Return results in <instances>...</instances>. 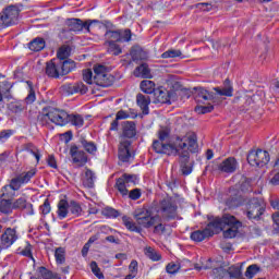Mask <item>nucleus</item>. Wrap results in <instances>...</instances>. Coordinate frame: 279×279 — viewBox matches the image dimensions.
Segmentation results:
<instances>
[{"label":"nucleus","instance_id":"obj_10","mask_svg":"<svg viewBox=\"0 0 279 279\" xmlns=\"http://www.w3.org/2000/svg\"><path fill=\"white\" fill-rule=\"evenodd\" d=\"M93 23H97L96 20L94 21H85L83 22L80 19H69L65 21V27L68 29V32H83L84 29L89 33L90 32V25H93Z\"/></svg>","mask_w":279,"mask_h":279},{"label":"nucleus","instance_id":"obj_54","mask_svg":"<svg viewBox=\"0 0 279 279\" xmlns=\"http://www.w3.org/2000/svg\"><path fill=\"white\" fill-rule=\"evenodd\" d=\"M60 90L65 95H75V84H65L61 86Z\"/></svg>","mask_w":279,"mask_h":279},{"label":"nucleus","instance_id":"obj_62","mask_svg":"<svg viewBox=\"0 0 279 279\" xmlns=\"http://www.w3.org/2000/svg\"><path fill=\"white\" fill-rule=\"evenodd\" d=\"M12 134H14V131L12 130H4L2 132H0V141H8V138H10V136H12Z\"/></svg>","mask_w":279,"mask_h":279},{"label":"nucleus","instance_id":"obj_57","mask_svg":"<svg viewBox=\"0 0 279 279\" xmlns=\"http://www.w3.org/2000/svg\"><path fill=\"white\" fill-rule=\"evenodd\" d=\"M27 84L29 87H32V82L27 81ZM25 101L26 104H34L36 101V93L33 88L29 89V94L27 95Z\"/></svg>","mask_w":279,"mask_h":279},{"label":"nucleus","instance_id":"obj_60","mask_svg":"<svg viewBox=\"0 0 279 279\" xmlns=\"http://www.w3.org/2000/svg\"><path fill=\"white\" fill-rule=\"evenodd\" d=\"M76 93H81V95H86L88 93V87L84 85V83L74 84Z\"/></svg>","mask_w":279,"mask_h":279},{"label":"nucleus","instance_id":"obj_22","mask_svg":"<svg viewBox=\"0 0 279 279\" xmlns=\"http://www.w3.org/2000/svg\"><path fill=\"white\" fill-rule=\"evenodd\" d=\"M13 210H26L27 215H34V208L31 203H27V198L22 196L13 203Z\"/></svg>","mask_w":279,"mask_h":279},{"label":"nucleus","instance_id":"obj_43","mask_svg":"<svg viewBox=\"0 0 279 279\" xmlns=\"http://www.w3.org/2000/svg\"><path fill=\"white\" fill-rule=\"evenodd\" d=\"M9 110L15 114L25 110V104L21 101H14L9 105Z\"/></svg>","mask_w":279,"mask_h":279},{"label":"nucleus","instance_id":"obj_17","mask_svg":"<svg viewBox=\"0 0 279 279\" xmlns=\"http://www.w3.org/2000/svg\"><path fill=\"white\" fill-rule=\"evenodd\" d=\"M263 213H265V208L258 203V199L254 198L251 201L247 210L248 219H259Z\"/></svg>","mask_w":279,"mask_h":279},{"label":"nucleus","instance_id":"obj_59","mask_svg":"<svg viewBox=\"0 0 279 279\" xmlns=\"http://www.w3.org/2000/svg\"><path fill=\"white\" fill-rule=\"evenodd\" d=\"M227 271L230 278H239V276H241V269H239V267H230Z\"/></svg>","mask_w":279,"mask_h":279},{"label":"nucleus","instance_id":"obj_37","mask_svg":"<svg viewBox=\"0 0 279 279\" xmlns=\"http://www.w3.org/2000/svg\"><path fill=\"white\" fill-rule=\"evenodd\" d=\"M105 38L107 43H120L121 40V33L119 31H107L105 34Z\"/></svg>","mask_w":279,"mask_h":279},{"label":"nucleus","instance_id":"obj_18","mask_svg":"<svg viewBox=\"0 0 279 279\" xmlns=\"http://www.w3.org/2000/svg\"><path fill=\"white\" fill-rule=\"evenodd\" d=\"M130 182H134V175L132 174H123L117 180L116 186L121 195H128V185L130 184Z\"/></svg>","mask_w":279,"mask_h":279},{"label":"nucleus","instance_id":"obj_45","mask_svg":"<svg viewBox=\"0 0 279 279\" xmlns=\"http://www.w3.org/2000/svg\"><path fill=\"white\" fill-rule=\"evenodd\" d=\"M64 254H65V251L63 247L56 248L54 258L58 265H62L64 263L65 260Z\"/></svg>","mask_w":279,"mask_h":279},{"label":"nucleus","instance_id":"obj_38","mask_svg":"<svg viewBox=\"0 0 279 279\" xmlns=\"http://www.w3.org/2000/svg\"><path fill=\"white\" fill-rule=\"evenodd\" d=\"M81 145L87 154H95L97 151V145L94 142H88L86 138H81Z\"/></svg>","mask_w":279,"mask_h":279},{"label":"nucleus","instance_id":"obj_2","mask_svg":"<svg viewBox=\"0 0 279 279\" xmlns=\"http://www.w3.org/2000/svg\"><path fill=\"white\" fill-rule=\"evenodd\" d=\"M133 217L136 222L132 221V218L128 216L122 217V223L130 232H137L141 234L143 228H151L160 221V217L151 216V211L147 208H138L133 213ZM137 223V225H136Z\"/></svg>","mask_w":279,"mask_h":279},{"label":"nucleus","instance_id":"obj_15","mask_svg":"<svg viewBox=\"0 0 279 279\" xmlns=\"http://www.w3.org/2000/svg\"><path fill=\"white\" fill-rule=\"evenodd\" d=\"M238 167L239 162H236V159L233 157H229L218 165V171H220L221 173H234Z\"/></svg>","mask_w":279,"mask_h":279},{"label":"nucleus","instance_id":"obj_21","mask_svg":"<svg viewBox=\"0 0 279 279\" xmlns=\"http://www.w3.org/2000/svg\"><path fill=\"white\" fill-rule=\"evenodd\" d=\"M223 226H226V222H223L222 216V218H214L210 220L205 230H208L209 235L213 236L214 234L221 232V230H223Z\"/></svg>","mask_w":279,"mask_h":279},{"label":"nucleus","instance_id":"obj_52","mask_svg":"<svg viewBox=\"0 0 279 279\" xmlns=\"http://www.w3.org/2000/svg\"><path fill=\"white\" fill-rule=\"evenodd\" d=\"M259 270H260V268H258V265L253 264L247 267V269L245 271V276H246V278H253L254 276H256L257 271H259Z\"/></svg>","mask_w":279,"mask_h":279},{"label":"nucleus","instance_id":"obj_4","mask_svg":"<svg viewBox=\"0 0 279 279\" xmlns=\"http://www.w3.org/2000/svg\"><path fill=\"white\" fill-rule=\"evenodd\" d=\"M68 119L69 113L56 107L44 108L37 117V121L41 125H49V121L50 123H54V125H66Z\"/></svg>","mask_w":279,"mask_h":279},{"label":"nucleus","instance_id":"obj_1","mask_svg":"<svg viewBox=\"0 0 279 279\" xmlns=\"http://www.w3.org/2000/svg\"><path fill=\"white\" fill-rule=\"evenodd\" d=\"M169 134L170 132L168 129L159 130L158 140L153 142V149L156 154H166L167 156L179 154L180 156H183V158H189V150L192 154H197V151H199L197 134L189 132L182 137L174 136L170 141Z\"/></svg>","mask_w":279,"mask_h":279},{"label":"nucleus","instance_id":"obj_8","mask_svg":"<svg viewBox=\"0 0 279 279\" xmlns=\"http://www.w3.org/2000/svg\"><path fill=\"white\" fill-rule=\"evenodd\" d=\"M247 162L251 167H265L269 162V153L267 150H251L247 155Z\"/></svg>","mask_w":279,"mask_h":279},{"label":"nucleus","instance_id":"obj_42","mask_svg":"<svg viewBox=\"0 0 279 279\" xmlns=\"http://www.w3.org/2000/svg\"><path fill=\"white\" fill-rule=\"evenodd\" d=\"M144 254L145 256H147V258H149L150 260H160L161 256L159 255V253H157L154 247L151 246H146L144 248Z\"/></svg>","mask_w":279,"mask_h":279},{"label":"nucleus","instance_id":"obj_35","mask_svg":"<svg viewBox=\"0 0 279 279\" xmlns=\"http://www.w3.org/2000/svg\"><path fill=\"white\" fill-rule=\"evenodd\" d=\"M58 215L60 219L66 218L69 215V202L65 199H61L58 204Z\"/></svg>","mask_w":279,"mask_h":279},{"label":"nucleus","instance_id":"obj_5","mask_svg":"<svg viewBox=\"0 0 279 279\" xmlns=\"http://www.w3.org/2000/svg\"><path fill=\"white\" fill-rule=\"evenodd\" d=\"M94 84L96 86H101L102 88H107L108 86H112L114 84V76L109 74L108 68L104 64L94 65Z\"/></svg>","mask_w":279,"mask_h":279},{"label":"nucleus","instance_id":"obj_3","mask_svg":"<svg viewBox=\"0 0 279 279\" xmlns=\"http://www.w3.org/2000/svg\"><path fill=\"white\" fill-rule=\"evenodd\" d=\"M215 93L208 92L204 87H198L195 94L196 104H206L207 101H217L219 97H232L233 88L230 80H226L223 85L214 88Z\"/></svg>","mask_w":279,"mask_h":279},{"label":"nucleus","instance_id":"obj_53","mask_svg":"<svg viewBox=\"0 0 279 279\" xmlns=\"http://www.w3.org/2000/svg\"><path fill=\"white\" fill-rule=\"evenodd\" d=\"M95 75H93V71L84 70L83 71V80L86 84H95Z\"/></svg>","mask_w":279,"mask_h":279},{"label":"nucleus","instance_id":"obj_30","mask_svg":"<svg viewBox=\"0 0 279 279\" xmlns=\"http://www.w3.org/2000/svg\"><path fill=\"white\" fill-rule=\"evenodd\" d=\"M208 236H211V235H210V231L207 229L197 230L192 232L191 234L192 241H196V243H202V241H204L205 239H208Z\"/></svg>","mask_w":279,"mask_h":279},{"label":"nucleus","instance_id":"obj_49","mask_svg":"<svg viewBox=\"0 0 279 279\" xmlns=\"http://www.w3.org/2000/svg\"><path fill=\"white\" fill-rule=\"evenodd\" d=\"M102 215L105 217H111L113 219H117V217H119V210H117L112 207H106L102 209Z\"/></svg>","mask_w":279,"mask_h":279},{"label":"nucleus","instance_id":"obj_20","mask_svg":"<svg viewBox=\"0 0 279 279\" xmlns=\"http://www.w3.org/2000/svg\"><path fill=\"white\" fill-rule=\"evenodd\" d=\"M130 145H132V142L128 140L120 142L118 156L122 162H128L130 158H132V154H130Z\"/></svg>","mask_w":279,"mask_h":279},{"label":"nucleus","instance_id":"obj_31","mask_svg":"<svg viewBox=\"0 0 279 279\" xmlns=\"http://www.w3.org/2000/svg\"><path fill=\"white\" fill-rule=\"evenodd\" d=\"M61 75H69L73 69H75V61L71 59H66L64 61H61Z\"/></svg>","mask_w":279,"mask_h":279},{"label":"nucleus","instance_id":"obj_39","mask_svg":"<svg viewBox=\"0 0 279 279\" xmlns=\"http://www.w3.org/2000/svg\"><path fill=\"white\" fill-rule=\"evenodd\" d=\"M69 56H71V47L62 46L57 52V60H60V62H62V60H66Z\"/></svg>","mask_w":279,"mask_h":279},{"label":"nucleus","instance_id":"obj_56","mask_svg":"<svg viewBox=\"0 0 279 279\" xmlns=\"http://www.w3.org/2000/svg\"><path fill=\"white\" fill-rule=\"evenodd\" d=\"M20 254L22 256H26V258H32V260H34V256L32 255V244H29L28 242H26L24 250H22Z\"/></svg>","mask_w":279,"mask_h":279},{"label":"nucleus","instance_id":"obj_11","mask_svg":"<svg viewBox=\"0 0 279 279\" xmlns=\"http://www.w3.org/2000/svg\"><path fill=\"white\" fill-rule=\"evenodd\" d=\"M36 173H38V170L36 168H32L28 171L21 172L11 180L13 181L15 189H21L23 184H29V182H32V178H34Z\"/></svg>","mask_w":279,"mask_h":279},{"label":"nucleus","instance_id":"obj_26","mask_svg":"<svg viewBox=\"0 0 279 279\" xmlns=\"http://www.w3.org/2000/svg\"><path fill=\"white\" fill-rule=\"evenodd\" d=\"M131 58L133 62H138V60H146L147 52H145L141 46H133L131 49Z\"/></svg>","mask_w":279,"mask_h":279},{"label":"nucleus","instance_id":"obj_7","mask_svg":"<svg viewBox=\"0 0 279 279\" xmlns=\"http://www.w3.org/2000/svg\"><path fill=\"white\" fill-rule=\"evenodd\" d=\"M222 221L225 226H228V228L223 231L225 239H234V236L239 234V228L243 227V223L230 214H225Z\"/></svg>","mask_w":279,"mask_h":279},{"label":"nucleus","instance_id":"obj_13","mask_svg":"<svg viewBox=\"0 0 279 279\" xmlns=\"http://www.w3.org/2000/svg\"><path fill=\"white\" fill-rule=\"evenodd\" d=\"M62 61L58 59H52L46 63V75L48 77H52L53 80H58L62 75Z\"/></svg>","mask_w":279,"mask_h":279},{"label":"nucleus","instance_id":"obj_32","mask_svg":"<svg viewBox=\"0 0 279 279\" xmlns=\"http://www.w3.org/2000/svg\"><path fill=\"white\" fill-rule=\"evenodd\" d=\"M14 210L13 203L9 198H1L0 199V213L4 215H10Z\"/></svg>","mask_w":279,"mask_h":279},{"label":"nucleus","instance_id":"obj_29","mask_svg":"<svg viewBox=\"0 0 279 279\" xmlns=\"http://www.w3.org/2000/svg\"><path fill=\"white\" fill-rule=\"evenodd\" d=\"M133 75L135 77L149 78L151 77V72L149 71V66L146 63H144L134 70Z\"/></svg>","mask_w":279,"mask_h":279},{"label":"nucleus","instance_id":"obj_34","mask_svg":"<svg viewBox=\"0 0 279 279\" xmlns=\"http://www.w3.org/2000/svg\"><path fill=\"white\" fill-rule=\"evenodd\" d=\"M66 123H71L75 128H82L84 125V118L81 114H69Z\"/></svg>","mask_w":279,"mask_h":279},{"label":"nucleus","instance_id":"obj_28","mask_svg":"<svg viewBox=\"0 0 279 279\" xmlns=\"http://www.w3.org/2000/svg\"><path fill=\"white\" fill-rule=\"evenodd\" d=\"M140 88L145 95H151L156 92V83H154V81L144 80L141 82Z\"/></svg>","mask_w":279,"mask_h":279},{"label":"nucleus","instance_id":"obj_44","mask_svg":"<svg viewBox=\"0 0 279 279\" xmlns=\"http://www.w3.org/2000/svg\"><path fill=\"white\" fill-rule=\"evenodd\" d=\"M132 40V31L130 28L120 29V43H130Z\"/></svg>","mask_w":279,"mask_h":279},{"label":"nucleus","instance_id":"obj_36","mask_svg":"<svg viewBox=\"0 0 279 279\" xmlns=\"http://www.w3.org/2000/svg\"><path fill=\"white\" fill-rule=\"evenodd\" d=\"M105 45H107V51L108 53H111V56H120L123 51L121 46L114 41H106Z\"/></svg>","mask_w":279,"mask_h":279},{"label":"nucleus","instance_id":"obj_23","mask_svg":"<svg viewBox=\"0 0 279 279\" xmlns=\"http://www.w3.org/2000/svg\"><path fill=\"white\" fill-rule=\"evenodd\" d=\"M136 104L141 108L143 114H149V104H151V98L149 96L137 94Z\"/></svg>","mask_w":279,"mask_h":279},{"label":"nucleus","instance_id":"obj_63","mask_svg":"<svg viewBox=\"0 0 279 279\" xmlns=\"http://www.w3.org/2000/svg\"><path fill=\"white\" fill-rule=\"evenodd\" d=\"M129 197H130V199H134V201L140 199L141 198V190H138V189L132 190L129 193Z\"/></svg>","mask_w":279,"mask_h":279},{"label":"nucleus","instance_id":"obj_46","mask_svg":"<svg viewBox=\"0 0 279 279\" xmlns=\"http://www.w3.org/2000/svg\"><path fill=\"white\" fill-rule=\"evenodd\" d=\"M194 269H196V271H202V269H213V260L207 259L205 263L203 262L202 264H194Z\"/></svg>","mask_w":279,"mask_h":279},{"label":"nucleus","instance_id":"obj_41","mask_svg":"<svg viewBox=\"0 0 279 279\" xmlns=\"http://www.w3.org/2000/svg\"><path fill=\"white\" fill-rule=\"evenodd\" d=\"M38 271L43 279H60L57 274H53L51 270L46 269L43 266L38 268Z\"/></svg>","mask_w":279,"mask_h":279},{"label":"nucleus","instance_id":"obj_47","mask_svg":"<svg viewBox=\"0 0 279 279\" xmlns=\"http://www.w3.org/2000/svg\"><path fill=\"white\" fill-rule=\"evenodd\" d=\"M214 278L215 279H223L228 276V270H226L223 267L215 268L213 270Z\"/></svg>","mask_w":279,"mask_h":279},{"label":"nucleus","instance_id":"obj_33","mask_svg":"<svg viewBox=\"0 0 279 279\" xmlns=\"http://www.w3.org/2000/svg\"><path fill=\"white\" fill-rule=\"evenodd\" d=\"M44 48H45V39L41 37H37L33 39L28 44V49H31V51H43Z\"/></svg>","mask_w":279,"mask_h":279},{"label":"nucleus","instance_id":"obj_12","mask_svg":"<svg viewBox=\"0 0 279 279\" xmlns=\"http://www.w3.org/2000/svg\"><path fill=\"white\" fill-rule=\"evenodd\" d=\"M2 247H12L19 241V232L14 228H7L0 236Z\"/></svg>","mask_w":279,"mask_h":279},{"label":"nucleus","instance_id":"obj_24","mask_svg":"<svg viewBox=\"0 0 279 279\" xmlns=\"http://www.w3.org/2000/svg\"><path fill=\"white\" fill-rule=\"evenodd\" d=\"M122 136H124V138H134V136H136V124L130 121L123 122Z\"/></svg>","mask_w":279,"mask_h":279},{"label":"nucleus","instance_id":"obj_14","mask_svg":"<svg viewBox=\"0 0 279 279\" xmlns=\"http://www.w3.org/2000/svg\"><path fill=\"white\" fill-rule=\"evenodd\" d=\"M70 155H71L72 161L77 167H84V165L88 162V156L86 155V153H84V150H80V147L77 146H72L70 148Z\"/></svg>","mask_w":279,"mask_h":279},{"label":"nucleus","instance_id":"obj_48","mask_svg":"<svg viewBox=\"0 0 279 279\" xmlns=\"http://www.w3.org/2000/svg\"><path fill=\"white\" fill-rule=\"evenodd\" d=\"M240 191L242 193H250V192H252V183H251V181L247 180V179H243L240 182Z\"/></svg>","mask_w":279,"mask_h":279},{"label":"nucleus","instance_id":"obj_64","mask_svg":"<svg viewBox=\"0 0 279 279\" xmlns=\"http://www.w3.org/2000/svg\"><path fill=\"white\" fill-rule=\"evenodd\" d=\"M274 228L279 232V211L272 215Z\"/></svg>","mask_w":279,"mask_h":279},{"label":"nucleus","instance_id":"obj_40","mask_svg":"<svg viewBox=\"0 0 279 279\" xmlns=\"http://www.w3.org/2000/svg\"><path fill=\"white\" fill-rule=\"evenodd\" d=\"M69 210L74 217H80L82 215V205L75 201L69 203Z\"/></svg>","mask_w":279,"mask_h":279},{"label":"nucleus","instance_id":"obj_6","mask_svg":"<svg viewBox=\"0 0 279 279\" xmlns=\"http://www.w3.org/2000/svg\"><path fill=\"white\" fill-rule=\"evenodd\" d=\"M157 213L162 221L178 219V205L171 198H163L159 203Z\"/></svg>","mask_w":279,"mask_h":279},{"label":"nucleus","instance_id":"obj_25","mask_svg":"<svg viewBox=\"0 0 279 279\" xmlns=\"http://www.w3.org/2000/svg\"><path fill=\"white\" fill-rule=\"evenodd\" d=\"M21 187H16L13 185V181L11 180L9 185H4L2 189L1 197L2 199H11L16 195V191Z\"/></svg>","mask_w":279,"mask_h":279},{"label":"nucleus","instance_id":"obj_61","mask_svg":"<svg viewBox=\"0 0 279 279\" xmlns=\"http://www.w3.org/2000/svg\"><path fill=\"white\" fill-rule=\"evenodd\" d=\"M168 274H178L180 271V265L178 264H168L166 267Z\"/></svg>","mask_w":279,"mask_h":279},{"label":"nucleus","instance_id":"obj_55","mask_svg":"<svg viewBox=\"0 0 279 279\" xmlns=\"http://www.w3.org/2000/svg\"><path fill=\"white\" fill-rule=\"evenodd\" d=\"M90 269L93 274L96 276V278L104 279V274L101 272L99 266H97V262L90 263Z\"/></svg>","mask_w":279,"mask_h":279},{"label":"nucleus","instance_id":"obj_16","mask_svg":"<svg viewBox=\"0 0 279 279\" xmlns=\"http://www.w3.org/2000/svg\"><path fill=\"white\" fill-rule=\"evenodd\" d=\"M154 104H171V92L163 87H158L155 89Z\"/></svg>","mask_w":279,"mask_h":279},{"label":"nucleus","instance_id":"obj_58","mask_svg":"<svg viewBox=\"0 0 279 279\" xmlns=\"http://www.w3.org/2000/svg\"><path fill=\"white\" fill-rule=\"evenodd\" d=\"M40 211L41 215H49V213H51V205L49 204V199H46L40 206Z\"/></svg>","mask_w":279,"mask_h":279},{"label":"nucleus","instance_id":"obj_9","mask_svg":"<svg viewBox=\"0 0 279 279\" xmlns=\"http://www.w3.org/2000/svg\"><path fill=\"white\" fill-rule=\"evenodd\" d=\"M19 8L15 5H10L2 10L0 13V23L5 25V27H10V25H16L19 23Z\"/></svg>","mask_w":279,"mask_h":279},{"label":"nucleus","instance_id":"obj_51","mask_svg":"<svg viewBox=\"0 0 279 279\" xmlns=\"http://www.w3.org/2000/svg\"><path fill=\"white\" fill-rule=\"evenodd\" d=\"M182 56V51L181 50H167L166 52H163L161 54V58L167 59V58H180Z\"/></svg>","mask_w":279,"mask_h":279},{"label":"nucleus","instance_id":"obj_27","mask_svg":"<svg viewBox=\"0 0 279 279\" xmlns=\"http://www.w3.org/2000/svg\"><path fill=\"white\" fill-rule=\"evenodd\" d=\"M96 178L97 177H95V172L87 168L83 178V185L86 186V189H93V186H95Z\"/></svg>","mask_w":279,"mask_h":279},{"label":"nucleus","instance_id":"obj_50","mask_svg":"<svg viewBox=\"0 0 279 279\" xmlns=\"http://www.w3.org/2000/svg\"><path fill=\"white\" fill-rule=\"evenodd\" d=\"M213 110H215V107L213 105H207V106H197L195 108V112H197L198 114H207V112H213Z\"/></svg>","mask_w":279,"mask_h":279},{"label":"nucleus","instance_id":"obj_19","mask_svg":"<svg viewBox=\"0 0 279 279\" xmlns=\"http://www.w3.org/2000/svg\"><path fill=\"white\" fill-rule=\"evenodd\" d=\"M191 150L187 149V158L180 155V154H174L172 156H179L180 158V169H181V173L183 175H191V173H193V165H191V162H189L190 158H191Z\"/></svg>","mask_w":279,"mask_h":279}]
</instances>
